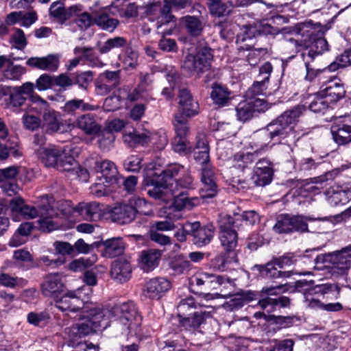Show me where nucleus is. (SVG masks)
I'll use <instances>...</instances> for the list:
<instances>
[{
    "mask_svg": "<svg viewBox=\"0 0 351 351\" xmlns=\"http://www.w3.org/2000/svg\"><path fill=\"white\" fill-rule=\"evenodd\" d=\"M180 300L177 305V317L179 326L191 332H199L213 317L212 311L206 310V306L197 302L202 298L195 295Z\"/></svg>",
    "mask_w": 351,
    "mask_h": 351,
    "instance_id": "f257e3e1",
    "label": "nucleus"
},
{
    "mask_svg": "<svg viewBox=\"0 0 351 351\" xmlns=\"http://www.w3.org/2000/svg\"><path fill=\"white\" fill-rule=\"evenodd\" d=\"M152 168L150 164L145 169L146 176L153 177L149 181L151 188L147 190V193L156 199L167 201L175 193L173 178L181 171H184V167L179 164H173L160 173L152 172Z\"/></svg>",
    "mask_w": 351,
    "mask_h": 351,
    "instance_id": "f03ea898",
    "label": "nucleus"
},
{
    "mask_svg": "<svg viewBox=\"0 0 351 351\" xmlns=\"http://www.w3.org/2000/svg\"><path fill=\"white\" fill-rule=\"evenodd\" d=\"M257 136L258 138L257 141L259 143L258 146L261 149H265L268 147L270 141H273L272 145L275 143L287 145L291 152L300 138L294 130L284 123L280 122L278 119L269 123L266 129Z\"/></svg>",
    "mask_w": 351,
    "mask_h": 351,
    "instance_id": "7ed1b4c3",
    "label": "nucleus"
},
{
    "mask_svg": "<svg viewBox=\"0 0 351 351\" xmlns=\"http://www.w3.org/2000/svg\"><path fill=\"white\" fill-rule=\"evenodd\" d=\"M165 5L160 3L152 4L149 9L148 17L152 21H155V26L158 33L171 34L176 27L173 16L170 14L171 9L184 8L188 3L187 0H164Z\"/></svg>",
    "mask_w": 351,
    "mask_h": 351,
    "instance_id": "20e7f679",
    "label": "nucleus"
},
{
    "mask_svg": "<svg viewBox=\"0 0 351 351\" xmlns=\"http://www.w3.org/2000/svg\"><path fill=\"white\" fill-rule=\"evenodd\" d=\"M112 314L130 332H134L135 335L141 332L143 317L133 301L114 305Z\"/></svg>",
    "mask_w": 351,
    "mask_h": 351,
    "instance_id": "39448f33",
    "label": "nucleus"
},
{
    "mask_svg": "<svg viewBox=\"0 0 351 351\" xmlns=\"http://www.w3.org/2000/svg\"><path fill=\"white\" fill-rule=\"evenodd\" d=\"M300 35L301 39L290 38L289 42L297 48L304 47V51H311L315 53V57L328 50V42L322 37V33L317 32L313 27H302L298 36Z\"/></svg>",
    "mask_w": 351,
    "mask_h": 351,
    "instance_id": "423d86ee",
    "label": "nucleus"
},
{
    "mask_svg": "<svg viewBox=\"0 0 351 351\" xmlns=\"http://www.w3.org/2000/svg\"><path fill=\"white\" fill-rule=\"evenodd\" d=\"M311 262L315 263H322L324 267L332 269L333 274H345L351 267V254L346 252V247L341 250L324 255H317Z\"/></svg>",
    "mask_w": 351,
    "mask_h": 351,
    "instance_id": "0eeeda50",
    "label": "nucleus"
},
{
    "mask_svg": "<svg viewBox=\"0 0 351 351\" xmlns=\"http://www.w3.org/2000/svg\"><path fill=\"white\" fill-rule=\"evenodd\" d=\"M213 59V54L211 49L202 47L196 54H189L186 56L182 65V69L190 75H198L210 68Z\"/></svg>",
    "mask_w": 351,
    "mask_h": 351,
    "instance_id": "6e6552de",
    "label": "nucleus"
},
{
    "mask_svg": "<svg viewBox=\"0 0 351 351\" xmlns=\"http://www.w3.org/2000/svg\"><path fill=\"white\" fill-rule=\"evenodd\" d=\"M233 223V219L230 215L221 217L219 221L221 245L225 251L230 252H236L238 241L237 233L232 229Z\"/></svg>",
    "mask_w": 351,
    "mask_h": 351,
    "instance_id": "1a4fd4ad",
    "label": "nucleus"
},
{
    "mask_svg": "<svg viewBox=\"0 0 351 351\" xmlns=\"http://www.w3.org/2000/svg\"><path fill=\"white\" fill-rule=\"evenodd\" d=\"M274 230L278 234L292 232H308V225L302 216H291L285 214L277 217Z\"/></svg>",
    "mask_w": 351,
    "mask_h": 351,
    "instance_id": "9d476101",
    "label": "nucleus"
},
{
    "mask_svg": "<svg viewBox=\"0 0 351 351\" xmlns=\"http://www.w3.org/2000/svg\"><path fill=\"white\" fill-rule=\"evenodd\" d=\"M96 171L100 174L99 176L101 183L95 184V188H99L95 191L98 196H101L104 193L101 191L104 186H110L118 182V171L114 162L110 160H105L96 163Z\"/></svg>",
    "mask_w": 351,
    "mask_h": 351,
    "instance_id": "9b49d317",
    "label": "nucleus"
},
{
    "mask_svg": "<svg viewBox=\"0 0 351 351\" xmlns=\"http://www.w3.org/2000/svg\"><path fill=\"white\" fill-rule=\"evenodd\" d=\"M64 287H41L42 292L45 295H49L56 302V307L61 311H70L74 309L72 306L73 291H64Z\"/></svg>",
    "mask_w": 351,
    "mask_h": 351,
    "instance_id": "f8f14e48",
    "label": "nucleus"
},
{
    "mask_svg": "<svg viewBox=\"0 0 351 351\" xmlns=\"http://www.w3.org/2000/svg\"><path fill=\"white\" fill-rule=\"evenodd\" d=\"M11 216L13 220L19 221L22 219H34L40 215V206L38 208L28 205L19 197H14L10 201Z\"/></svg>",
    "mask_w": 351,
    "mask_h": 351,
    "instance_id": "ddd939ff",
    "label": "nucleus"
},
{
    "mask_svg": "<svg viewBox=\"0 0 351 351\" xmlns=\"http://www.w3.org/2000/svg\"><path fill=\"white\" fill-rule=\"evenodd\" d=\"M201 181L203 187L200 190V195L202 198H210L217 193V185L215 183V173L213 165L200 167Z\"/></svg>",
    "mask_w": 351,
    "mask_h": 351,
    "instance_id": "4468645a",
    "label": "nucleus"
},
{
    "mask_svg": "<svg viewBox=\"0 0 351 351\" xmlns=\"http://www.w3.org/2000/svg\"><path fill=\"white\" fill-rule=\"evenodd\" d=\"M120 84V71H106L101 73L95 82L96 91L104 95L116 88Z\"/></svg>",
    "mask_w": 351,
    "mask_h": 351,
    "instance_id": "2eb2a0df",
    "label": "nucleus"
},
{
    "mask_svg": "<svg viewBox=\"0 0 351 351\" xmlns=\"http://www.w3.org/2000/svg\"><path fill=\"white\" fill-rule=\"evenodd\" d=\"M61 56L58 53L48 54L44 57H32L26 64L34 68L51 72L56 71L60 65Z\"/></svg>",
    "mask_w": 351,
    "mask_h": 351,
    "instance_id": "dca6fc26",
    "label": "nucleus"
},
{
    "mask_svg": "<svg viewBox=\"0 0 351 351\" xmlns=\"http://www.w3.org/2000/svg\"><path fill=\"white\" fill-rule=\"evenodd\" d=\"M272 175L273 171L270 162L263 158L257 162L252 180L255 186H264L271 182Z\"/></svg>",
    "mask_w": 351,
    "mask_h": 351,
    "instance_id": "f3484780",
    "label": "nucleus"
},
{
    "mask_svg": "<svg viewBox=\"0 0 351 351\" xmlns=\"http://www.w3.org/2000/svg\"><path fill=\"white\" fill-rule=\"evenodd\" d=\"M58 214L55 212L53 206H51L48 199H45L40 205V215L38 217L39 227L43 232H51L57 228V225L53 218Z\"/></svg>",
    "mask_w": 351,
    "mask_h": 351,
    "instance_id": "a211bd4d",
    "label": "nucleus"
},
{
    "mask_svg": "<svg viewBox=\"0 0 351 351\" xmlns=\"http://www.w3.org/2000/svg\"><path fill=\"white\" fill-rule=\"evenodd\" d=\"M317 249L307 250L303 255H298L295 253H287L283 256L274 259V263L280 268L284 267L291 266L295 264L298 261H301L304 263L310 264L314 266V262H311L313 258H315V253Z\"/></svg>",
    "mask_w": 351,
    "mask_h": 351,
    "instance_id": "6ab92c4d",
    "label": "nucleus"
},
{
    "mask_svg": "<svg viewBox=\"0 0 351 351\" xmlns=\"http://www.w3.org/2000/svg\"><path fill=\"white\" fill-rule=\"evenodd\" d=\"M189 291L194 295H197L199 298H204V300L208 301L212 300L217 298H231L230 300V305L233 306L234 308H242L245 304H246L242 295L239 291L236 293H229L228 294H222L219 293H204L201 291H196L193 289V287H189Z\"/></svg>",
    "mask_w": 351,
    "mask_h": 351,
    "instance_id": "aec40b11",
    "label": "nucleus"
},
{
    "mask_svg": "<svg viewBox=\"0 0 351 351\" xmlns=\"http://www.w3.org/2000/svg\"><path fill=\"white\" fill-rule=\"evenodd\" d=\"M179 108L180 114L186 117L196 115L199 112L198 103L195 101L190 91L187 89H182L179 93Z\"/></svg>",
    "mask_w": 351,
    "mask_h": 351,
    "instance_id": "412c9836",
    "label": "nucleus"
},
{
    "mask_svg": "<svg viewBox=\"0 0 351 351\" xmlns=\"http://www.w3.org/2000/svg\"><path fill=\"white\" fill-rule=\"evenodd\" d=\"M90 10L94 14V24L100 29L112 32L118 26L119 21L110 16L108 7L101 8L98 12H95L92 7Z\"/></svg>",
    "mask_w": 351,
    "mask_h": 351,
    "instance_id": "4be33fe9",
    "label": "nucleus"
},
{
    "mask_svg": "<svg viewBox=\"0 0 351 351\" xmlns=\"http://www.w3.org/2000/svg\"><path fill=\"white\" fill-rule=\"evenodd\" d=\"M69 14L71 19L73 18V23L82 31L94 24V16L86 12L84 6L80 4L71 5Z\"/></svg>",
    "mask_w": 351,
    "mask_h": 351,
    "instance_id": "5701e85b",
    "label": "nucleus"
},
{
    "mask_svg": "<svg viewBox=\"0 0 351 351\" xmlns=\"http://www.w3.org/2000/svg\"><path fill=\"white\" fill-rule=\"evenodd\" d=\"M38 150L37 156L45 166L56 167L61 153L64 152V147L49 145L46 148Z\"/></svg>",
    "mask_w": 351,
    "mask_h": 351,
    "instance_id": "b1692460",
    "label": "nucleus"
},
{
    "mask_svg": "<svg viewBox=\"0 0 351 351\" xmlns=\"http://www.w3.org/2000/svg\"><path fill=\"white\" fill-rule=\"evenodd\" d=\"M161 256L162 252L159 250H143L139 256V267L146 272L152 271L158 267Z\"/></svg>",
    "mask_w": 351,
    "mask_h": 351,
    "instance_id": "393cba45",
    "label": "nucleus"
},
{
    "mask_svg": "<svg viewBox=\"0 0 351 351\" xmlns=\"http://www.w3.org/2000/svg\"><path fill=\"white\" fill-rule=\"evenodd\" d=\"M285 287H269L266 289L264 287L261 291H256L252 290H240L239 292L242 295L245 302L246 304L250 303L254 300H258V303L262 299L267 295H276V289H278L281 290L282 292H285L286 291H289V288H294L293 291L297 289L299 287H289V288L284 289Z\"/></svg>",
    "mask_w": 351,
    "mask_h": 351,
    "instance_id": "a878e982",
    "label": "nucleus"
},
{
    "mask_svg": "<svg viewBox=\"0 0 351 351\" xmlns=\"http://www.w3.org/2000/svg\"><path fill=\"white\" fill-rule=\"evenodd\" d=\"M104 246L102 254L107 258H114L123 254L125 245L122 238L115 237L107 239L101 243L96 244L97 247Z\"/></svg>",
    "mask_w": 351,
    "mask_h": 351,
    "instance_id": "bb28decb",
    "label": "nucleus"
},
{
    "mask_svg": "<svg viewBox=\"0 0 351 351\" xmlns=\"http://www.w3.org/2000/svg\"><path fill=\"white\" fill-rule=\"evenodd\" d=\"M131 266L126 260L118 259L113 262L110 274L118 283H125L131 277Z\"/></svg>",
    "mask_w": 351,
    "mask_h": 351,
    "instance_id": "cd10ccee",
    "label": "nucleus"
},
{
    "mask_svg": "<svg viewBox=\"0 0 351 351\" xmlns=\"http://www.w3.org/2000/svg\"><path fill=\"white\" fill-rule=\"evenodd\" d=\"M197 224V228H191V234L193 236V241L199 247L208 244L213 238L214 229L213 226L201 227L199 221L191 223V225Z\"/></svg>",
    "mask_w": 351,
    "mask_h": 351,
    "instance_id": "c85d7f7f",
    "label": "nucleus"
},
{
    "mask_svg": "<svg viewBox=\"0 0 351 351\" xmlns=\"http://www.w3.org/2000/svg\"><path fill=\"white\" fill-rule=\"evenodd\" d=\"M210 97L215 105L223 107L228 106L234 97L233 93L226 86L214 84L212 86Z\"/></svg>",
    "mask_w": 351,
    "mask_h": 351,
    "instance_id": "c756f323",
    "label": "nucleus"
},
{
    "mask_svg": "<svg viewBox=\"0 0 351 351\" xmlns=\"http://www.w3.org/2000/svg\"><path fill=\"white\" fill-rule=\"evenodd\" d=\"M273 27L265 21L256 23L254 25L244 27L243 34L237 36V42L245 41L261 34H272Z\"/></svg>",
    "mask_w": 351,
    "mask_h": 351,
    "instance_id": "7c9ffc66",
    "label": "nucleus"
},
{
    "mask_svg": "<svg viewBox=\"0 0 351 351\" xmlns=\"http://www.w3.org/2000/svg\"><path fill=\"white\" fill-rule=\"evenodd\" d=\"M43 125L46 128L47 130L51 133L53 132H63L64 130L62 128L63 124L62 123L61 115L59 112L50 108L49 107L44 111L43 114Z\"/></svg>",
    "mask_w": 351,
    "mask_h": 351,
    "instance_id": "2f4dec72",
    "label": "nucleus"
},
{
    "mask_svg": "<svg viewBox=\"0 0 351 351\" xmlns=\"http://www.w3.org/2000/svg\"><path fill=\"white\" fill-rule=\"evenodd\" d=\"M113 219L121 224L129 223L136 217L134 207L127 204H119L112 210Z\"/></svg>",
    "mask_w": 351,
    "mask_h": 351,
    "instance_id": "473e14b6",
    "label": "nucleus"
},
{
    "mask_svg": "<svg viewBox=\"0 0 351 351\" xmlns=\"http://www.w3.org/2000/svg\"><path fill=\"white\" fill-rule=\"evenodd\" d=\"M255 145L256 149L254 152L238 153L234 155L233 158V167L235 169L244 171L245 169L250 167L254 160L257 158L258 153L263 149H261L258 146L259 143L258 141L254 143Z\"/></svg>",
    "mask_w": 351,
    "mask_h": 351,
    "instance_id": "72a5a7b5",
    "label": "nucleus"
},
{
    "mask_svg": "<svg viewBox=\"0 0 351 351\" xmlns=\"http://www.w3.org/2000/svg\"><path fill=\"white\" fill-rule=\"evenodd\" d=\"M323 96H324L330 103H335L344 97L346 90L342 84L331 81L329 82L326 87L322 88L320 90Z\"/></svg>",
    "mask_w": 351,
    "mask_h": 351,
    "instance_id": "f704fd0d",
    "label": "nucleus"
},
{
    "mask_svg": "<svg viewBox=\"0 0 351 351\" xmlns=\"http://www.w3.org/2000/svg\"><path fill=\"white\" fill-rule=\"evenodd\" d=\"M330 132L334 141L339 145H345L351 143V125H332Z\"/></svg>",
    "mask_w": 351,
    "mask_h": 351,
    "instance_id": "c9c22d12",
    "label": "nucleus"
},
{
    "mask_svg": "<svg viewBox=\"0 0 351 351\" xmlns=\"http://www.w3.org/2000/svg\"><path fill=\"white\" fill-rule=\"evenodd\" d=\"M101 208L98 203L80 202L74 208V212L77 213L84 219H93L95 217L99 215Z\"/></svg>",
    "mask_w": 351,
    "mask_h": 351,
    "instance_id": "e433bc0d",
    "label": "nucleus"
},
{
    "mask_svg": "<svg viewBox=\"0 0 351 351\" xmlns=\"http://www.w3.org/2000/svg\"><path fill=\"white\" fill-rule=\"evenodd\" d=\"M267 53L265 48L255 49L247 45L241 46L239 48V54L240 57H245L246 61L250 66L256 65L262 56Z\"/></svg>",
    "mask_w": 351,
    "mask_h": 351,
    "instance_id": "4c0bfd02",
    "label": "nucleus"
},
{
    "mask_svg": "<svg viewBox=\"0 0 351 351\" xmlns=\"http://www.w3.org/2000/svg\"><path fill=\"white\" fill-rule=\"evenodd\" d=\"M76 126L89 135L96 134L101 130V126L90 114L80 117L76 121Z\"/></svg>",
    "mask_w": 351,
    "mask_h": 351,
    "instance_id": "58836bf2",
    "label": "nucleus"
},
{
    "mask_svg": "<svg viewBox=\"0 0 351 351\" xmlns=\"http://www.w3.org/2000/svg\"><path fill=\"white\" fill-rule=\"evenodd\" d=\"M275 265H276L274 263V261L272 263H269L265 266L255 265L254 269H257L260 272L261 276L268 278H287L291 276L292 271H278L276 268Z\"/></svg>",
    "mask_w": 351,
    "mask_h": 351,
    "instance_id": "ea45409f",
    "label": "nucleus"
},
{
    "mask_svg": "<svg viewBox=\"0 0 351 351\" xmlns=\"http://www.w3.org/2000/svg\"><path fill=\"white\" fill-rule=\"evenodd\" d=\"M123 140L130 147H136L138 145H143L150 141V133L147 131L143 132L138 131L125 132L123 135Z\"/></svg>",
    "mask_w": 351,
    "mask_h": 351,
    "instance_id": "a19ab883",
    "label": "nucleus"
},
{
    "mask_svg": "<svg viewBox=\"0 0 351 351\" xmlns=\"http://www.w3.org/2000/svg\"><path fill=\"white\" fill-rule=\"evenodd\" d=\"M71 151L70 147H64V152L61 153L56 168L64 171H71L76 169L77 163L74 157L71 155Z\"/></svg>",
    "mask_w": 351,
    "mask_h": 351,
    "instance_id": "79ce46f5",
    "label": "nucleus"
},
{
    "mask_svg": "<svg viewBox=\"0 0 351 351\" xmlns=\"http://www.w3.org/2000/svg\"><path fill=\"white\" fill-rule=\"evenodd\" d=\"M237 262V253L221 252L212 260V265L218 270L224 271L232 263Z\"/></svg>",
    "mask_w": 351,
    "mask_h": 351,
    "instance_id": "37998d69",
    "label": "nucleus"
},
{
    "mask_svg": "<svg viewBox=\"0 0 351 351\" xmlns=\"http://www.w3.org/2000/svg\"><path fill=\"white\" fill-rule=\"evenodd\" d=\"M325 194L328 202L332 206L344 204L348 199L346 192L337 186L330 187L326 191Z\"/></svg>",
    "mask_w": 351,
    "mask_h": 351,
    "instance_id": "c03bdc74",
    "label": "nucleus"
},
{
    "mask_svg": "<svg viewBox=\"0 0 351 351\" xmlns=\"http://www.w3.org/2000/svg\"><path fill=\"white\" fill-rule=\"evenodd\" d=\"M26 73V69L20 65L14 64L11 60L3 71V79L5 80L19 81Z\"/></svg>",
    "mask_w": 351,
    "mask_h": 351,
    "instance_id": "a18cd8bd",
    "label": "nucleus"
},
{
    "mask_svg": "<svg viewBox=\"0 0 351 351\" xmlns=\"http://www.w3.org/2000/svg\"><path fill=\"white\" fill-rule=\"evenodd\" d=\"M269 296L266 295V297L262 298L258 302V305L263 310L270 306L271 310L267 311L269 313L274 311L278 305H280V307L286 308L290 304V299L287 296H280L277 298H271Z\"/></svg>",
    "mask_w": 351,
    "mask_h": 351,
    "instance_id": "49530a36",
    "label": "nucleus"
},
{
    "mask_svg": "<svg viewBox=\"0 0 351 351\" xmlns=\"http://www.w3.org/2000/svg\"><path fill=\"white\" fill-rule=\"evenodd\" d=\"M88 321L89 319H86L85 316L80 319L79 322L73 328V332L75 335L72 339L79 340L82 337L97 332L95 328L93 326L92 327L90 322Z\"/></svg>",
    "mask_w": 351,
    "mask_h": 351,
    "instance_id": "de8ad7c7",
    "label": "nucleus"
},
{
    "mask_svg": "<svg viewBox=\"0 0 351 351\" xmlns=\"http://www.w3.org/2000/svg\"><path fill=\"white\" fill-rule=\"evenodd\" d=\"M196 285H203L209 284H218L221 285L226 283H232L228 278L225 276H216L208 273H200L195 277Z\"/></svg>",
    "mask_w": 351,
    "mask_h": 351,
    "instance_id": "09e8293b",
    "label": "nucleus"
},
{
    "mask_svg": "<svg viewBox=\"0 0 351 351\" xmlns=\"http://www.w3.org/2000/svg\"><path fill=\"white\" fill-rule=\"evenodd\" d=\"M304 110V108L303 106H298L292 110L285 111L278 119H280V122L284 123L291 128L292 130H294V125Z\"/></svg>",
    "mask_w": 351,
    "mask_h": 351,
    "instance_id": "8fccbe9b",
    "label": "nucleus"
},
{
    "mask_svg": "<svg viewBox=\"0 0 351 351\" xmlns=\"http://www.w3.org/2000/svg\"><path fill=\"white\" fill-rule=\"evenodd\" d=\"M175 196L173 206L178 210L183 209L191 210L199 204V199L197 197L189 198L180 193L179 195L174 193Z\"/></svg>",
    "mask_w": 351,
    "mask_h": 351,
    "instance_id": "3c124183",
    "label": "nucleus"
},
{
    "mask_svg": "<svg viewBox=\"0 0 351 351\" xmlns=\"http://www.w3.org/2000/svg\"><path fill=\"white\" fill-rule=\"evenodd\" d=\"M173 126L176 136L187 137L190 132V127L185 116L180 113L175 114Z\"/></svg>",
    "mask_w": 351,
    "mask_h": 351,
    "instance_id": "603ef678",
    "label": "nucleus"
},
{
    "mask_svg": "<svg viewBox=\"0 0 351 351\" xmlns=\"http://www.w3.org/2000/svg\"><path fill=\"white\" fill-rule=\"evenodd\" d=\"M69 11L70 6L65 8L64 3L61 1L53 2L49 8L50 15L63 21L71 19Z\"/></svg>",
    "mask_w": 351,
    "mask_h": 351,
    "instance_id": "864d4df0",
    "label": "nucleus"
},
{
    "mask_svg": "<svg viewBox=\"0 0 351 351\" xmlns=\"http://www.w3.org/2000/svg\"><path fill=\"white\" fill-rule=\"evenodd\" d=\"M209 1V8L211 13L218 16L229 14L233 8V5L230 2L221 3V0Z\"/></svg>",
    "mask_w": 351,
    "mask_h": 351,
    "instance_id": "5fc2aeb1",
    "label": "nucleus"
},
{
    "mask_svg": "<svg viewBox=\"0 0 351 351\" xmlns=\"http://www.w3.org/2000/svg\"><path fill=\"white\" fill-rule=\"evenodd\" d=\"M97 260L96 254H92L88 258H80L71 262L69 265V269L73 271H81L86 267L92 266Z\"/></svg>",
    "mask_w": 351,
    "mask_h": 351,
    "instance_id": "6e6d98bb",
    "label": "nucleus"
},
{
    "mask_svg": "<svg viewBox=\"0 0 351 351\" xmlns=\"http://www.w3.org/2000/svg\"><path fill=\"white\" fill-rule=\"evenodd\" d=\"M182 21L186 30L190 35L197 36L201 34L203 26L197 18L189 16L184 17Z\"/></svg>",
    "mask_w": 351,
    "mask_h": 351,
    "instance_id": "4d7b16f0",
    "label": "nucleus"
},
{
    "mask_svg": "<svg viewBox=\"0 0 351 351\" xmlns=\"http://www.w3.org/2000/svg\"><path fill=\"white\" fill-rule=\"evenodd\" d=\"M127 43V40L123 37H114L108 39L102 45L99 47L101 53H107L113 49L123 47Z\"/></svg>",
    "mask_w": 351,
    "mask_h": 351,
    "instance_id": "13d9d810",
    "label": "nucleus"
},
{
    "mask_svg": "<svg viewBox=\"0 0 351 351\" xmlns=\"http://www.w3.org/2000/svg\"><path fill=\"white\" fill-rule=\"evenodd\" d=\"M330 102L319 92V95H316L309 104V109L315 113H324L328 109Z\"/></svg>",
    "mask_w": 351,
    "mask_h": 351,
    "instance_id": "bf43d9fd",
    "label": "nucleus"
},
{
    "mask_svg": "<svg viewBox=\"0 0 351 351\" xmlns=\"http://www.w3.org/2000/svg\"><path fill=\"white\" fill-rule=\"evenodd\" d=\"M50 319V314L45 311L40 313L29 312L27 316V322L35 326L46 325Z\"/></svg>",
    "mask_w": 351,
    "mask_h": 351,
    "instance_id": "052dcab7",
    "label": "nucleus"
},
{
    "mask_svg": "<svg viewBox=\"0 0 351 351\" xmlns=\"http://www.w3.org/2000/svg\"><path fill=\"white\" fill-rule=\"evenodd\" d=\"M252 106L248 101L240 102L237 106V116L239 121L245 122L254 116Z\"/></svg>",
    "mask_w": 351,
    "mask_h": 351,
    "instance_id": "680f3d73",
    "label": "nucleus"
},
{
    "mask_svg": "<svg viewBox=\"0 0 351 351\" xmlns=\"http://www.w3.org/2000/svg\"><path fill=\"white\" fill-rule=\"evenodd\" d=\"M173 149L176 152L181 154H188L192 152V145L187 141L186 137L176 136L172 142Z\"/></svg>",
    "mask_w": 351,
    "mask_h": 351,
    "instance_id": "e2e57ef3",
    "label": "nucleus"
},
{
    "mask_svg": "<svg viewBox=\"0 0 351 351\" xmlns=\"http://www.w3.org/2000/svg\"><path fill=\"white\" fill-rule=\"evenodd\" d=\"M301 56L306 69V75L305 78L308 81H312L319 73L317 70H314L310 67V63L315 58V53L311 51H303L301 53Z\"/></svg>",
    "mask_w": 351,
    "mask_h": 351,
    "instance_id": "0e129e2a",
    "label": "nucleus"
},
{
    "mask_svg": "<svg viewBox=\"0 0 351 351\" xmlns=\"http://www.w3.org/2000/svg\"><path fill=\"white\" fill-rule=\"evenodd\" d=\"M86 319H88L95 330H99L101 328V322L104 319V311L101 308H92L88 312L87 315L85 316Z\"/></svg>",
    "mask_w": 351,
    "mask_h": 351,
    "instance_id": "69168bd1",
    "label": "nucleus"
},
{
    "mask_svg": "<svg viewBox=\"0 0 351 351\" xmlns=\"http://www.w3.org/2000/svg\"><path fill=\"white\" fill-rule=\"evenodd\" d=\"M351 65V49L346 50L342 54L338 56L336 60L328 66L330 71H335L340 67H346Z\"/></svg>",
    "mask_w": 351,
    "mask_h": 351,
    "instance_id": "338daca9",
    "label": "nucleus"
},
{
    "mask_svg": "<svg viewBox=\"0 0 351 351\" xmlns=\"http://www.w3.org/2000/svg\"><path fill=\"white\" fill-rule=\"evenodd\" d=\"M295 341L291 339L275 340L268 351H293Z\"/></svg>",
    "mask_w": 351,
    "mask_h": 351,
    "instance_id": "774afa93",
    "label": "nucleus"
}]
</instances>
